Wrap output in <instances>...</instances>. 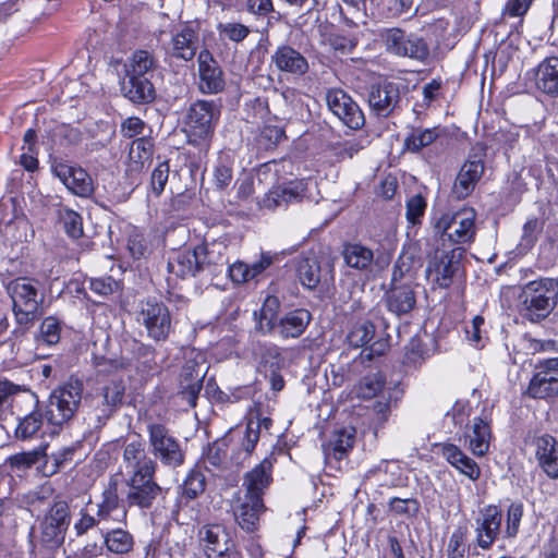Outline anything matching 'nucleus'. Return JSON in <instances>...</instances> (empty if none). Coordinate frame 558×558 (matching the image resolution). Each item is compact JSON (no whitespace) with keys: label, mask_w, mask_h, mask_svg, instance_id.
Returning <instances> with one entry per match:
<instances>
[{"label":"nucleus","mask_w":558,"mask_h":558,"mask_svg":"<svg viewBox=\"0 0 558 558\" xmlns=\"http://www.w3.org/2000/svg\"><path fill=\"white\" fill-rule=\"evenodd\" d=\"M275 449L243 474V496L236 507L235 519L246 532L252 533L258 529L260 517L267 510L265 495L274 483V466L277 462Z\"/></svg>","instance_id":"nucleus-1"},{"label":"nucleus","mask_w":558,"mask_h":558,"mask_svg":"<svg viewBox=\"0 0 558 558\" xmlns=\"http://www.w3.org/2000/svg\"><path fill=\"white\" fill-rule=\"evenodd\" d=\"M89 289L95 294L108 299L113 294L121 293L123 290V282L116 280L112 276H102L89 279Z\"/></svg>","instance_id":"nucleus-60"},{"label":"nucleus","mask_w":558,"mask_h":558,"mask_svg":"<svg viewBox=\"0 0 558 558\" xmlns=\"http://www.w3.org/2000/svg\"><path fill=\"white\" fill-rule=\"evenodd\" d=\"M388 508L395 515L415 519L421 511V502L415 497H391L388 501Z\"/></svg>","instance_id":"nucleus-59"},{"label":"nucleus","mask_w":558,"mask_h":558,"mask_svg":"<svg viewBox=\"0 0 558 558\" xmlns=\"http://www.w3.org/2000/svg\"><path fill=\"white\" fill-rule=\"evenodd\" d=\"M227 442L225 440H215L204 448L201 460L207 461L216 469H220L227 459Z\"/></svg>","instance_id":"nucleus-64"},{"label":"nucleus","mask_w":558,"mask_h":558,"mask_svg":"<svg viewBox=\"0 0 558 558\" xmlns=\"http://www.w3.org/2000/svg\"><path fill=\"white\" fill-rule=\"evenodd\" d=\"M525 395L531 399L544 400L548 403L558 399V356L538 361Z\"/></svg>","instance_id":"nucleus-13"},{"label":"nucleus","mask_w":558,"mask_h":558,"mask_svg":"<svg viewBox=\"0 0 558 558\" xmlns=\"http://www.w3.org/2000/svg\"><path fill=\"white\" fill-rule=\"evenodd\" d=\"M52 170L74 195L86 198L94 193L93 180L85 169L60 161L53 165Z\"/></svg>","instance_id":"nucleus-23"},{"label":"nucleus","mask_w":558,"mask_h":558,"mask_svg":"<svg viewBox=\"0 0 558 558\" xmlns=\"http://www.w3.org/2000/svg\"><path fill=\"white\" fill-rule=\"evenodd\" d=\"M376 327L373 322L365 319L352 326L347 335L349 344L355 349L363 348L362 354L371 361L385 355L390 349V335L386 331L375 339Z\"/></svg>","instance_id":"nucleus-14"},{"label":"nucleus","mask_w":558,"mask_h":558,"mask_svg":"<svg viewBox=\"0 0 558 558\" xmlns=\"http://www.w3.org/2000/svg\"><path fill=\"white\" fill-rule=\"evenodd\" d=\"M535 87L551 98L558 97V57L543 59L535 69Z\"/></svg>","instance_id":"nucleus-30"},{"label":"nucleus","mask_w":558,"mask_h":558,"mask_svg":"<svg viewBox=\"0 0 558 558\" xmlns=\"http://www.w3.org/2000/svg\"><path fill=\"white\" fill-rule=\"evenodd\" d=\"M378 38L385 51L393 57L410 59L426 63L430 58V48L427 40L402 27H385L378 33Z\"/></svg>","instance_id":"nucleus-8"},{"label":"nucleus","mask_w":558,"mask_h":558,"mask_svg":"<svg viewBox=\"0 0 558 558\" xmlns=\"http://www.w3.org/2000/svg\"><path fill=\"white\" fill-rule=\"evenodd\" d=\"M148 435V449L163 466L177 469L185 462V451L181 442L162 423H149L146 427Z\"/></svg>","instance_id":"nucleus-10"},{"label":"nucleus","mask_w":558,"mask_h":558,"mask_svg":"<svg viewBox=\"0 0 558 558\" xmlns=\"http://www.w3.org/2000/svg\"><path fill=\"white\" fill-rule=\"evenodd\" d=\"M295 271L301 284L308 290L316 289L320 282V264L315 256H300Z\"/></svg>","instance_id":"nucleus-41"},{"label":"nucleus","mask_w":558,"mask_h":558,"mask_svg":"<svg viewBox=\"0 0 558 558\" xmlns=\"http://www.w3.org/2000/svg\"><path fill=\"white\" fill-rule=\"evenodd\" d=\"M220 114L221 107L213 99L192 101L184 110L182 118V131L187 143L207 150L215 135Z\"/></svg>","instance_id":"nucleus-3"},{"label":"nucleus","mask_w":558,"mask_h":558,"mask_svg":"<svg viewBox=\"0 0 558 558\" xmlns=\"http://www.w3.org/2000/svg\"><path fill=\"white\" fill-rule=\"evenodd\" d=\"M537 466L550 480H558V439L545 432L534 435L531 441Z\"/></svg>","instance_id":"nucleus-20"},{"label":"nucleus","mask_w":558,"mask_h":558,"mask_svg":"<svg viewBox=\"0 0 558 558\" xmlns=\"http://www.w3.org/2000/svg\"><path fill=\"white\" fill-rule=\"evenodd\" d=\"M126 248L133 259H141L146 256L149 248V242L144 231L137 227H133L126 239Z\"/></svg>","instance_id":"nucleus-62"},{"label":"nucleus","mask_w":558,"mask_h":558,"mask_svg":"<svg viewBox=\"0 0 558 558\" xmlns=\"http://www.w3.org/2000/svg\"><path fill=\"white\" fill-rule=\"evenodd\" d=\"M82 448V444L76 441L71 446L60 448L52 452L49 458L45 461L43 470H39L45 477H51L54 474L70 468L75 464L80 459H75L78 449Z\"/></svg>","instance_id":"nucleus-33"},{"label":"nucleus","mask_w":558,"mask_h":558,"mask_svg":"<svg viewBox=\"0 0 558 558\" xmlns=\"http://www.w3.org/2000/svg\"><path fill=\"white\" fill-rule=\"evenodd\" d=\"M476 211L464 206L453 213H444L435 222V232L452 244H470L476 236Z\"/></svg>","instance_id":"nucleus-11"},{"label":"nucleus","mask_w":558,"mask_h":558,"mask_svg":"<svg viewBox=\"0 0 558 558\" xmlns=\"http://www.w3.org/2000/svg\"><path fill=\"white\" fill-rule=\"evenodd\" d=\"M325 101L332 114L349 129L357 131L365 125L363 110L342 88H328L325 93Z\"/></svg>","instance_id":"nucleus-17"},{"label":"nucleus","mask_w":558,"mask_h":558,"mask_svg":"<svg viewBox=\"0 0 558 558\" xmlns=\"http://www.w3.org/2000/svg\"><path fill=\"white\" fill-rule=\"evenodd\" d=\"M405 130L407 134L403 140L402 150L412 154L421 153L441 136L439 125L423 128L422 125L409 124Z\"/></svg>","instance_id":"nucleus-31"},{"label":"nucleus","mask_w":558,"mask_h":558,"mask_svg":"<svg viewBox=\"0 0 558 558\" xmlns=\"http://www.w3.org/2000/svg\"><path fill=\"white\" fill-rule=\"evenodd\" d=\"M490 427L482 417H476L473 424L470 448L476 456H484L488 451Z\"/></svg>","instance_id":"nucleus-53"},{"label":"nucleus","mask_w":558,"mask_h":558,"mask_svg":"<svg viewBox=\"0 0 558 558\" xmlns=\"http://www.w3.org/2000/svg\"><path fill=\"white\" fill-rule=\"evenodd\" d=\"M524 505L521 500H512L506 508V523L502 530L504 510L499 504H488L480 509L475 519V545L484 551L492 549L500 538L514 539L521 527Z\"/></svg>","instance_id":"nucleus-2"},{"label":"nucleus","mask_w":558,"mask_h":558,"mask_svg":"<svg viewBox=\"0 0 558 558\" xmlns=\"http://www.w3.org/2000/svg\"><path fill=\"white\" fill-rule=\"evenodd\" d=\"M259 439L260 436L257 430V425L253 426L252 424L246 423L243 435L238 442L236 450L231 454L233 463L238 466H243L248 462Z\"/></svg>","instance_id":"nucleus-39"},{"label":"nucleus","mask_w":558,"mask_h":558,"mask_svg":"<svg viewBox=\"0 0 558 558\" xmlns=\"http://www.w3.org/2000/svg\"><path fill=\"white\" fill-rule=\"evenodd\" d=\"M123 506L125 502L119 496L118 481L111 477L101 493L96 513L102 522L111 520L119 522V519H114L112 514L120 508L123 509Z\"/></svg>","instance_id":"nucleus-35"},{"label":"nucleus","mask_w":558,"mask_h":558,"mask_svg":"<svg viewBox=\"0 0 558 558\" xmlns=\"http://www.w3.org/2000/svg\"><path fill=\"white\" fill-rule=\"evenodd\" d=\"M157 159L158 162L150 173L148 193L154 195L155 197H160L165 192L169 179L170 165L169 160L167 159L160 161L159 156L157 157Z\"/></svg>","instance_id":"nucleus-55"},{"label":"nucleus","mask_w":558,"mask_h":558,"mask_svg":"<svg viewBox=\"0 0 558 558\" xmlns=\"http://www.w3.org/2000/svg\"><path fill=\"white\" fill-rule=\"evenodd\" d=\"M83 389L80 379L70 378L51 391L47 402L40 401L51 434H59L64 424L73 418L81 404Z\"/></svg>","instance_id":"nucleus-5"},{"label":"nucleus","mask_w":558,"mask_h":558,"mask_svg":"<svg viewBox=\"0 0 558 558\" xmlns=\"http://www.w3.org/2000/svg\"><path fill=\"white\" fill-rule=\"evenodd\" d=\"M58 217L69 238L77 240L83 236V218L77 211L65 207L58 210Z\"/></svg>","instance_id":"nucleus-57"},{"label":"nucleus","mask_w":558,"mask_h":558,"mask_svg":"<svg viewBox=\"0 0 558 558\" xmlns=\"http://www.w3.org/2000/svg\"><path fill=\"white\" fill-rule=\"evenodd\" d=\"M258 360L259 369L265 372L272 369H282L284 366V356L281 348L271 342H258L253 350Z\"/></svg>","instance_id":"nucleus-40"},{"label":"nucleus","mask_w":558,"mask_h":558,"mask_svg":"<svg viewBox=\"0 0 558 558\" xmlns=\"http://www.w3.org/2000/svg\"><path fill=\"white\" fill-rule=\"evenodd\" d=\"M468 536V524L465 522L458 524L446 545V558H465L469 550Z\"/></svg>","instance_id":"nucleus-47"},{"label":"nucleus","mask_w":558,"mask_h":558,"mask_svg":"<svg viewBox=\"0 0 558 558\" xmlns=\"http://www.w3.org/2000/svg\"><path fill=\"white\" fill-rule=\"evenodd\" d=\"M72 520L70 500L57 494L38 521V544L48 550L58 549L65 539Z\"/></svg>","instance_id":"nucleus-7"},{"label":"nucleus","mask_w":558,"mask_h":558,"mask_svg":"<svg viewBox=\"0 0 558 558\" xmlns=\"http://www.w3.org/2000/svg\"><path fill=\"white\" fill-rule=\"evenodd\" d=\"M197 88L204 95H217L226 88V76L219 62L207 49L197 54Z\"/></svg>","instance_id":"nucleus-18"},{"label":"nucleus","mask_w":558,"mask_h":558,"mask_svg":"<svg viewBox=\"0 0 558 558\" xmlns=\"http://www.w3.org/2000/svg\"><path fill=\"white\" fill-rule=\"evenodd\" d=\"M137 320L155 342H166L174 331L172 315L166 303L155 296L141 302Z\"/></svg>","instance_id":"nucleus-12"},{"label":"nucleus","mask_w":558,"mask_h":558,"mask_svg":"<svg viewBox=\"0 0 558 558\" xmlns=\"http://www.w3.org/2000/svg\"><path fill=\"white\" fill-rule=\"evenodd\" d=\"M388 312L398 317L411 313L416 306V293L412 283H396V270L392 282L384 295Z\"/></svg>","instance_id":"nucleus-25"},{"label":"nucleus","mask_w":558,"mask_h":558,"mask_svg":"<svg viewBox=\"0 0 558 558\" xmlns=\"http://www.w3.org/2000/svg\"><path fill=\"white\" fill-rule=\"evenodd\" d=\"M102 537L107 551L117 556L131 554L135 546L134 535L122 527L108 530Z\"/></svg>","instance_id":"nucleus-36"},{"label":"nucleus","mask_w":558,"mask_h":558,"mask_svg":"<svg viewBox=\"0 0 558 558\" xmlns=\"http://www.w3.org/2000/svg\"><path fill=\"white\" fill-rule=\"evenodd\" d=\"M54 490L52 483L45 482L24 494L21 498V502L24 508L31 512L39 510L50 498L53 499L56 496Z\"/></svg>","instance_id":"nucleus-48"},{"label":"nucleus","mask_w":558,"mask_h":558,"mask_svg":"<svg viewBox=\"0 0 558 558\" xmlns=\"http://www.w3.org/2000/svg\"><path fill=\"white\" fill-rule=\"evenodd\" d=\"M400 397L393 392L383 393L372 405L373 418L377 426L383 427L389 420L393 408L398 407Z\"/></svg>","instance_id":"nucleus-51"},{"label":"nucleus","mask_w":558,"mask_h":558,"mask_svg":"<svg viewBox=\"0 0 558 558\" xmlns=\"http://www.w3.org/2000/svg\"><path fill=\"white\" fill-rule=\"evenodd\" d=\"M125 483L129 490L124 497L125 506H123L121 518L118 520L123 523H126L129 509L135 507L141 510H148L163 493V488L156 481V476L146 478L129 477Z\"/></svg>","instance_id":"nucleus-16"},{"label":"nucleus","mask_w":558,"mask_h":558,"mask_svg":"<svg viewBox=\"0 0 558 558\" xmlns=\"http://www.w3.org/2000/svg\"><path fill=\"white\" fill-rule=\"evenodd\" d=\"M521 313L532 323L545 319L558 300V279L542 277L526 282L521 290Z\"/></svg>","instance_id":"nucleus-6"},{"label":"nucleus","mask_w":558,"mask_h":558,"mask_svg":"<svg viewBox=\"0 0 558 558\" xmlns=\"http://www.w3.org/2000/svg\"><path fill=\"white\" fill-rule=\"evenodd\" d=\"M62 323L54 316L45 317L39 326L37 342L48 347L57 344L61 339Z\"/></svg>","instance_id":"nucleus-54"},{"label":"nucleus","mask_w":558,"mask_h":558,"mask_svg":"<svg viewBox=\"0 0 558 558\" xmlns=\"http://www.w3.org/2000/svg\"><path fill=\"white\" fill-rule=\"evenodd\" d=\"M270 65L284 74L301 77L308 72L307 59L295 48L288 44L279 45L270 57Z\"/></svg>","instance_id":"nucleus-26"},{"label":"nucleus","mask_w":558,"mask_h":558,"mask_svg":"<svg viewBox=\"0 0 558 558\" xmlns=\"http://www.w3.org/2000/svg\"><path fill=\"white\" fill-rule=\"evenodd\" d=\"M299 197L295 189L289 186H272L264 197L258 202L259 208L269 210L276 209L281 204H289Z\"/></svg>","instance_id":"nucleus-49"},{"label":"nucleus","mask_w":558,"mask_h":558,"mask_svg":"<svg viewBox=\"0 0 558 558\" xmlns=\"http://www.w3.org/2000/svg\"><path fill=\"white\" fill-rule=\"evenodd\" d=\"M47 435H52L47 425L46 414L41 409V403L36 400L31 412L17 418L14 428V438L19 441H34L44 439Z\"/></svg>","instance_id":"nucleus-21"},{"label":"nucleus","mask_w":558,"mask_h":558,"mask_svg":"<svg viewBox=\"0 0 558 558\" xmlns=\"http://www.w3.org/2000/svg\"><path fill=\"white\" fill-rule=\"evenodd\" d=\"M460 267V260L454 259V255L451 252L434 255L427 262L425 269V276L430 283V289L433 291L449 289Z\"/></svg>","instance_id":"nucleus-19"},{"label":"nucleus","mask_w":558,"mask_h":558,"mask_svg":"<svg viewBox=\"0 0 558 558\" xmlns=\"http://www.w3.org/2000/svg\"><path fill=\"white\" fill-rule=\"evenodd\" d=\"M366 97L373 116L389 118L400 108L401 85L388 78L379 80L369 84Z\"/></svg>","instance_id":"nucleus-15"},{"label":"nucleus","mask_w":558,"mask_h":558,"mask_svg":"<svg viewBox=\"0 0 558 558\" xmlns=\"http://www.w3.org/2000/svg\"><path fill=\"white\" fill-rule=\"evenodd\" d=\"M485 170L483 157L473 154L461 166L452 186V194L459 201L468 198L474 191Z\"/></svg>","instance_id":"nucleus-22"},{"label":"nucleus","mask_w":558,"mask_h":558,"mask_svg":"<svg viewBox=\"0 0 558 558\" xmlns=\"http://www.w3.org/2000/svg\"><path fill=\"white\" fill-rule=\"evenodd\" d=\"M12 300V311L19 326L28 328L41 314L43 298L37 281L27 277L13 279L7 286Z\"/></svg>","instance_id":"nucleus-9"},{"label":"nucleus","mask_w":558,"mask_h":558,"mask_svg":"<svg viewBox=\"0 0 558 558\" xmlns=\"http://www.w3.org/2000/svg\"><path fill=\"white\" fill-rule=\"evenodd\" d=\"M198 31L191 22H185L172 32L169 53L172 58L192 61L198 49Z\"/></svg>","instance_id":"nucleus-28"},{"label":"nucleus","mask_w":558,"mask_h":558,"mask_svg":"<svg viewBox=\"0 0 558 558\" xmlns=\"http://www.w3.org/2000/svg\"><path fill=\"white\" fill-rule=\"evenodd\" d=\"M124 95L133 104L146 105L156 98L154 84L148 76H136L128 74V83L123 87Z\"/></svg>","instance_id":"nucleus-34"},{"label":"nucleus","mask_w":558,"mask_h":558,"mask_svg":"<svg viewBox=\"0 0 558 558\" xmlns=\"http://www.w3.org/2000/svg\"><path fill=\"white\" fill-rule=\"evenodd\" d=\"M427 209V199L422 193L414 194L405 201V219L408 227H420Z\"/></svg>","instance_id":"nucleus-52"},{"label":"nucleus","mask_w":558,"mask_h":558,"mask_svg":"<svg viewBox=\"0 0 558 558\" xmlns=\"http://www.w3.org/2000/svg\"><path fill=\"white\" fill-rule=\"evenodd\" d=\"M544 222L533 216L526 219L522 227V234L518 244L521 251H531L538 240V234L543 231Z\"/></svg>","instance_id":"nucleus-56"},{"label":"nucleus","mask_w":558,"mask_h":558,"mask_svg":"<svg viewBox=\"0 0 558 558\" xmlns=\"http://www.w3.org/2000/svg\"><path fill=\"white\" fill-rule=\"evenodd\" d=\"M312 320V314L306 308H294L284 313L278 322V332L283 339L301 337Z\"/></svg>","instance_id":"nucleus-32"},{"label":"nucleus","mask_w":558,"mask_h":558,"mask_svg":"<svg viewBox=\"0 0 558 558\" xmlns=\"http://www.w3.org/2000/svg\"><path fill=\"white\" fill-rule=\"evenodd\" d=\"M428 356V348L418 336L412 337L404 347L402 364L405 366H416L424 362Z\"/></svg>","instance_id":"nucleus-58"},{"label":"nucleus","mask_w":558,"mask_h":558,"mask_svg":"<svg viewBox=\"0 0 558 558\" xmlns=\"http://www.w3.org/2000/svg\"><path fill=\"white\" fill-rule=\"evenodd\" d=\"M47 446H39L31 451H23L12 454L7 462L12 469L26 470L35 465L41 457H46Z\"/></svg>","instance_id":"nucleus-61"},{"label":"nucleus","mask_w":558,"mask_h":558,"mask_svg":"<svg viewBox=\"0 0 558 558\" xmlns=\"http://www.w3.org/2000/svg\"><path fill=\"white\" fill-rule=\"evenodd\" d=\"M198 543L207 558H213L219 551H223V547L234 544L230 531L219 523L203 524L197 532Z\"/></svg>","instance_id":"nucleus-27"},{"label":"nucleus","mask_w":558,"mask_h":558,"mask_svg":"<svg viewBox=\"0 0 558 558\" xmlns=\"http://www.w3.org/2000/svg\"><path fill=\"white\" fill-rule=\"evenodd\" d=\"M128 369H133L142 379H149L159 373L157 350L154 345L134 340L131 356L126 357Z\"/></svg>","instance_id":"nucleus-24"},{"label":"nucleus","mask_w":558,"mask_h":558,"mask_svg":"<svg viewBox=\"0 0 558 558\" xmlns=\"http://www.w3.org/2000/svg\"><path fill=\"white\" fill-rule=\"evenodd\" d=\"M155 144L151 137L142 136L133 141L130 149V159L134 165L133 169L142 171L153 161Z\"/></svg>","instance_id":"nucleus-43"},{"label":"nucleus","mask_w":558,"mask_h":558,"mask_svg":"<svg viewBox=\"0 0 558 558\" xmlns=\"http://www.w3.org/2000/svg\"><path fill=\"white\" fill-rule=\"evenodd\" d=\"M220 252L215 254L214 247L203 242L193 247L184 246L174 251L168 258L167 269L177 278L197 277L205 270L211 275L218 272V267L225 264Z\"/></svg>","instance_id":"nucleus-4"},{"label":"nucleus","mask_w":558,"mask_h":558,"mask_svg":"<svg viewBox=\"0 0 558 558\" xmlns=\"http://www.w3.org/2000/svg\"><path fill=\"white\" fill-rule=\"evenodd\" d=\"M344 263L350 268L366 270L373 263V251L361 243H345L342 250Z\"/></svg>","instance_id":"nucleus-42"},{"label":"nucleus","mask_w":558,"mask_h":558,"mask_svg":"<svg viewBox=\"0 0 558 558\" xmlns=\"http://www.w3.org/2000/svg\"><path fill=\"white\" fill-rule=\"evenodd\" d=\"M279 308L280 302L277 296L268 295L263 302L259 311L254 312V316L257 320V329L266 335L272 332L279 322Z\"/></svg>","instance_id":"nucleus-38"},{"label":"nucleus","mask_w":558,"mask_h":558,"mask_svg":"<svg viewBox=\"0 0 558 558\" xmlns=\"http://www.w3.org/2000/svg\"><path fill=\"white\" fill-rule=\"evenodd\" d=\"M283 140H287L286 130L277 119H268L263 123L257 142L264 149L272 150Z\"/></svg>","instance_id":"nucleus-46"},{"label":"nucleus","mask_w":558,"mask_h":558,"mask_svg":"<svg viewBox=\"0 0 558 558\" xmlns=\"http://www.w3.org/2000/svg\"><path fill=\"white\" fill-rule=\"evenodd\" d=\"M386 383V376L380 372L366 374L354 386L355 396L362 400H371L384 391Z\"/></svg>","instance_id":"nucleus-44"},{"label":"nucleus","mask_w":558,"mask_h":558,"mask_svg":"<svg viewBox=\"0 0 558 558\" xmlns=\"http://www.w3.org/2000/svg\"><path fill=\"white\" fill-rule=\"evenodd\" d=\"M100 390L102 396V404H105L107 408L105 412L110 415L120 405L123 404L126 390L125 381L121 377L113 378L106 383Z\"/></svg>","instance_id":"nucleus-45"},{"label":"nucleus","mask_w":558,"mask_h":558,"mask_svg":"<svg viewBox=\"0 0 558 558\" xmlns=\"http://www.w3.org/2000/svg\"><path fill=\"white\" fill-rule=\"evenodd\" d=\"M206 469L201 461H197L185 474L181 485L178 487L177 505L187 507L191 501L199 498L206 490Z\"/></svg>","instance_id":"nucleus-29"},{"label":"nucleus","mask_w":558,"mask_h":558,"mask_svg":"<svg viewBox=\"0 0 558 558\" xmlns=\"http://www.w3.org/2000/svg\"><path fill=\"white\" fill-rule=\"evenodd\" d=\"M233 179V160L230 156L219 158L214 167L213 183L217 190L227 189Z\"/></svg>","instance_id":"nucleus-63"},{"label":"nucleus","mask_w":558,"mask_h":558,"mask_svg":"<svg viewBox=\"0 0 558 558\" xmlns=\"http://www.w3.org/2000/svg\"><path fill=\"white\" fill-rule=\"evenodd\" d=\"M157 65V60L155 59L153 52L137 49L132 53L130 60V68L126 71V74L136 75V76H148V74L153 73Z\"/></svg>","instance_id":"nucleus-50"},{"label":"nucleus","mask_w":558,"mask_h":558,"mask_svg":"<svg viewBox=\"0 0 558 558\" xmlns=\"http://www.w3.org/2000/svg\"><path fill=\"white\" fill-rule=\"evenodd\" d=\"M356 429L353 426H343L335 429L327 446V452L336 460L341 461L348 457L355 442Z\"/></svg>","instance_id":"nucleus-37"}]
</instances>
